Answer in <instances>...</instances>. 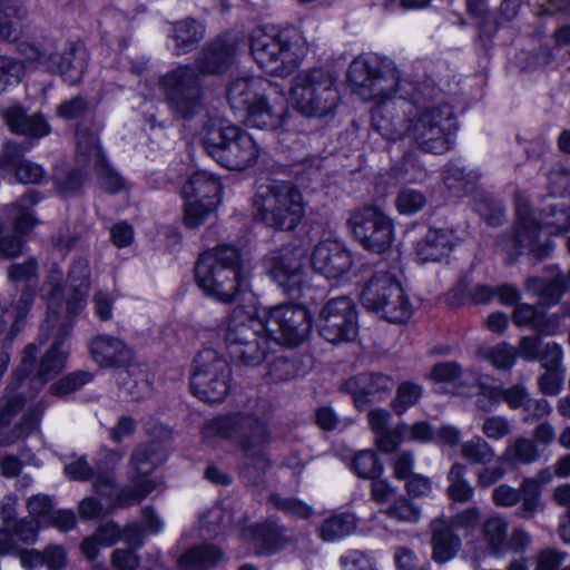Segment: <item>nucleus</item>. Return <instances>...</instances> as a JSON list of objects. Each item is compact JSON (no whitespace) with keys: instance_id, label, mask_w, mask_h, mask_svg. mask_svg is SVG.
<instances>
[{"instance_id":"1","label":"nucleus","mask_w":570,"mask_h":570,"mask_svg":"<svg viewBox=\"0 0 570 570\" xmlns=\"http://www.w3.org/2000/svg\"><path fill=\"white\" fill-rule=\"evenodd\" d=\"M347 80L363 100L375 101L373 128L387 140L409 137L417 148L443 154L451 148L454 112L433 100L434 88L401 79L395 65L376 55L356 57Z\"/></svg>"},{"instance_id":"2","label":"nucleus","mask_w":570,"mask_h":570,"mask_svg":"<svg viewBox=\"0 0 570 570\" xmlns=\"http://www.w3.org/2000/svg\"><path fill=\"white\" fill-rule=\"evenodd\" d=\"M195 281L206 296L223 304L238 301L250 289V275L240 252L228 245L216 246L199 255Z\"/></svg>"},{"instance_id":"3","label":"nucleus","mask_w":570,"mask_h":570,"mask_svg":"<svg viewBox=\"0 0 570 570\" xmlns=\"http://www.w3.org/2000/svg\"><path fill=\"white\" fill-rule=\"evenodd\" d=\"M232 109L245 112V124L262 130H277L287 115V99L279 86L248 76L233 79L227 88Z\"/></svg>"},{"instance_id":"4","label":"nucleus","mask_w":570,"mask_h":570,"mask_svg":"<svg viewBox=\"0 0 570 570\" xmlns=\"http://www.w3.org/2000/svg\"><path fill=\"white\" fill-rule=\"evenodd\" d=\"M202 435L212 445L219 440L235 444L242 452L244 464L257 472L272 465L267 452L271 431L265 422L249 413L236 412L208 420L203 425Z\"/></svg>"},{"instance_id":"5","label":"nucleus","mask_w":570,"mask_h":570,"mask_svg":"<svg viewBox=\"0 0 570 570\" xmlns=\"http://www.w3.org/2000/svg\"><path fill=\"white\" fill-rule=\"evenodd\" d=\"M230 358L237 365L256 367L264 363L276 338L272 337L261 316L235 308L219 330Z\"/></svg>"},{"instance_id":"6","label":"nucleus","mask_w":570,"mask_h":570,"mask_svg":"<svg viewBox=\"0 0 570 570\" xmlns=\"http://www.w3.org/2000/svg\"><path fill=\"white\" fill-rule=\"evenodd\" d=\"M514 242L519 254H534L546 256L550 252V244L542 246L538 238L541 229L549 235H560L570 229V207L563 204L549 205L540 214V220L532 214L529 196L524 191H517Z\"/></svg>"},{"instance_id":"7","label":"nucleus","mask_w":570,"mask_h":570,"mask_svg":"<svg viewBox=\"0 0 570 570\" xmlns=\"http://www.w3.org/2000/svg\"><path fill=\"white\" fill-rule=\"evenodd\" d=\"M206 153L220 166L230 170H244L253 166L261 154L254 137L235 125L209 120L200 132Z\"/></svg>"},{"instance_id":"8","label":"nucleus","mask_w":570,"mask_h":570,"mask_svg":"<svg viewBox=\"0 0 570 570\" xmlns=\"http://www.w3.org/2000/svg\"><path fill=\"white\" fill-rule=\"evenodd\" d=\"M249 46L262 69L283 77L291 75L306 55V47L294 30L256 28L252 31Z\"/></svg>"},{"instance_id":"9","label":"nucleus","mask_w":570,"mask_h":570,"mask_svg":"<svg viewBox=\"0 0 570 570\" xmlns=\"http://www.w3.org/2000/svg\"><path fill=\"white\" fill-rule=\"evenodd\" d=\"M253 210L256 219L277 230H293L305 214L302 193L289 181L259 187Z\"/></svg>"},{"instance_id":"10","label":"nucleus","mask_w":570,"mask_h":570,"mask_svg":"<svg viewBox=\"0 0 570 570\" xmlns=\"http://www.w3.org/2000/svg\"><path fill=\"white\" fill-rule=\"evenodd\" d=\"M295 108L307 117H325L336 109L341 95L335 72L325 68L301 71L291 88Z\"/></svg>"},{"instance_id":"11","label":"nucleus","mask_w":570,"mask_h":570,"mask_svg":"<svg viewBox=\"0 0 570 570\" xmlns=\"http://www.w3.org/2000/svg\"><path fill=\"white\" fill-rule=\"evenodd\" d=\"M76 161L77 169L72 170L66 180L69 189H77L82 184L86 170L92 167L99 178L101 187L108 193L116 194L127 187V183L107 163L99 146L98 130H92L80 124L76 130Z\"/></svg>"},{"instance_id":"12","label":"nucleus","mask_w":570,"mask_h":570,"mask_svg":"<svg viewBox=\"0 0 570 570\" xmlns=\"http://www.w3.org/2000/svg\"><path fill=\"white\" fill-rule=\"evenodd\" d=\"M166 104L178 119L189 120L205 108V92L191 65H180L159 78Z\"/></svg>"},{"instance_id":"13","label":"nucleus","mask_w":570,"mask_h":570,"mask_svg":"<svg viewBox=\"0 0 570 570\" xmlns=\"http://www.w3.org/2000/svg\"><path fill=\"white\" fill-rule=\"evenodd\" d=\"M232 368L227 360L213 348H204L194 358L190 390L200 401L219 403L230 391Z\"/></svg>"},{"instance_id":"14","label":"nucleus","mask_w":570,"mask_h":570,"mask_svg":"<svg viewBox=\"0 0 570 570\" xmlns=\"http://www.w3.org/2000/svg\"><path fill=\"white\" fill-rule=\"evenodd\" d=\"M362 305L381 314L391 323H402L412 315V305L399 282L384 273H377L361 293Z\"/></svg>"},{"instance_id":"15","label":"nucleus","mask_w":570,"mask_h":570,"mask_svg":"<svg viewBox=\"0 0 570 570\" xmlns=\"http://www.w3.org/2000/svg\"><path fill=\"white\" fill-rule=\"evenodd\" d=\"M50 332L55 336V341L41 357L39 364H36L39 345L30 343L24 347L21 364L14 371L13 379L11 381L14 382L17 387L19 382L30 374H35L41 383H45L65 368L69 348L65 345L63 340L71 332V323L62 324L61 330Z\"/></svg>"},{"instance_id":"16","label":"nucleus","mask_w":570,"mask_h":570,"mask_svg":"<svg viewBox=\"0 0 570 570\" xmlns=\"http://www.w3.org/2000/svg\"><path fill=\"white\" fill-rule=\"evenodd\" d=\"M347 226L360 245L371 253L383 254L394 242L393 220L377 207L364 206L353 210Z\"/></svg>"},{"instance_id":"17","label":"nucleus","mask_w":570,"mask_h":570,"mask_svg":"<svg viewBox=\"0 0 570 570\" xmlns=\"http://www.w3.org/2000/svg\"><path fill=\"white\" fill-rule=\"evenodd\" d=\"M220 193L222 184L218 177L206 170L194 173L181 188L186 226L196 228L202 225L219 204Z\"/></svg>"},{"instance_id":"18","label":"nucleus","mask_w":570,"mask_h":570,"mask_svg":"<svg viewBox=\"0 0 570 570\" xmlns=\"http://www.w3.org/2000/svg\"><path fill=\"white\" fill-rule=\"evenodd\" d=\"M261 317L272 337L276 338V345L279 342L287 345L299 344L312 326L309 314L302 305H277L264 311Z\"/></svg>"},{"instance_id":"19","label":"nucleus","mask_w":570,"mask_h":570,"mask_svg":"<svg viewBox=\"0 0 570 570\" xmlns=\"http://www.w3.org/2000/svg\"><path fill=\"white\" fill-rule=\"evenodd\" d=\"M62 279L63 273L60 268L53 267L50 269L45 283L41 286V296L48 303V312L42 331H55L61 330L62 324L71 323L73 326L72 318L77 316L86 305V297L88 292H83L78 288H72V294L67 301V314L62 318L60 317L57 306L59 305L62 297Z\"/></svg>"},{"instance_id":"20","label":"nucleus","mask_w":570,"mask_h":570,"mask_svg":"<svg viewBox=\"0 0 570 570\" xmlns=\"http://www.w3.org/2000/svg\"><path fill=\"white\" fill-rule=\"evenodd\" d=\"M269 274L291 298L299 299L309 289L299 250H284L271 257Z\"/></svg>"},{"instance_id":"21","label":"nucleus","mask_w":570,"mask_h":570,"mask_svg":"<svg viewBox=\"0 0 570 570\" xmlns=\"http://www.w3.org/2000/svg\"><path fill=\"white\" fill-rule=\"evenodd\" d=\"M240 38L226 32L208 42L198 53L195 66L198 73L215 75L226 71L239 51Z\"/></svg>"},{"instance_id":"22","label":"nucleus","mask_w":570,"mask_h":570,"mask_svg":"<svg viewBox=\"0 0 570 570\" xmlns=\"http://www.w3.org/2000/svg\"><path fill=\"white\" fill-rule=\"evenodd\" d=\"M311 263L314 271L325 278L337 279L351 269L353 259L350 250L341 242L326 238L315 245Z\"/></svg>"},{"instance_id":"23","label":"nucleus","mask_w":570,"mask_h":570,"mask_svg":"<svg viewBox=\"0 0 570 570\" xmlns=\"http://www.w3.org/2000/svg\"><path fill=\"white\" fill-rule=\"evenodd\" d=\"M460 238L451 228L430 227L415 243V255L421 264L445 261L459 245Z\"/></svg>"},{"instance_id":"24","label":"nucleus","mask_w":570,"mask_h":570,"mask_svg":"<svg viewBox=\"0 0 570 570\" xmlns=\"http://www.w3.org/2000/svg\"><path fill=\"white\" fill-rule=\"evenodd\" d=\"M48 72L59 73L65 82L72 86L78 83L88 66V52L82 46L71 45L59 53H49L41 61Z\"/></svg>"},{"instance_id":"25","label":"nucleus","mask_w":570,"mask_h":570,"mask_svg":"<svg viewBox=\"0 0 570 570\" xmlns=\"http://www.w3.org/2000/svg\"><path fill=\"white\" fill-rule=\"evenodd\" d=\"M394 380L384 373L365 372L346 381V389L353 394L356 406L361 407L367 402L386 399L393 387Z\"/></svg>"},{"instance_id":"26","label":"nucleus","mask_w":570,"mask_h":570,"mask_svg":"<svg viewBox=\"0 0 570 570\" xmlns=\"http://www.w3.org/2000/svg\"><path fill=\"white\" fill-rule=\"evenodd\" d=\"M91 356L102 367H121L131 364L132 350L119 337L101 334L89 345Z\"/></svg>"},{"instance_id":"27","label":"nucleus","mask_w":570,"mask_h":570,"mask_svg":"<svg viewBox=\"0 0 570 570\" xmlns=\"http://www.w3.org/2000/svg\"><path fill=\"white\" fill-rule=\"evenodd\" d=\"M431 547L433 561L443 564L455 558L461 550L462 541L448 520L435 519L431 522Z\"/></svg>"},{"instance_id":"28","label":"nucleus","mask_w":570,"mask_h":570,"mask_svg":"<svg viewBox=\"0 0 570 570\" xmlns=\"http://www.w3.org/2000/svg\"><path fill=\"white\" fill-rule=\"evenodd\" d=\"M205 32V26L194 18L173 22L168 36L174 42L173 55L179 57L194 51L204 39Z\"/></svg>"},{"instance_id":"29","label":"nucleus","mask_w":570,"mask_h":570,"mask_svg":"<svg viewBox=\"0 0 570 570\" xmlns=\"http://www.w3.org/2000/svg\"><path fill=\"white\" fill-rule=\"evenodd\" d=\"M3 119L12 132L40 139L50 132L46 118L39 114L27 115L20 106H12L2 112Z\"/></svg>"},{"instance_id":"30","label":"nucleus","mask_w":570,"mask_h":570,"mask_svg":"<svg viewBox=\"0 0 570 570\" xmlns=\"http://www.w3.org/2000/svg\"><path fill=\"white\" fill-rule=\"evenodd\" d=\"M124 449L101 448L99 459L96 463L98 473L94 481L95 491L106 498H111L116 491V479L114 468L124 459Z\"/></svg>"},{"instance_id":"31","label":"nucleus","mask_w":570,"mask_h":570,"mask_svg":"<svg viewBox=\"0 0 570 570\" xmlns=\"http://www.w3.org/2000/svg\"><path fill=\"white\" fill-rule=\"evenodd\" d=\"M37 541V527L29 518H22L13 525L0 528V556L18 552L22 544H32Z\"/></svg>"},{"instance_id":"32","label":"nucleus","mask_w":570,"mask_h":570,"mask_svg":"<svg viewBox=\"0 0 570 570\" xmlns=\"http://www.w3.org/2000/svg\"><path fill=\"white\" fill-rule=\"evenodd\" d=\"M358 520L354 513L340 512L325 518L317 527L318 538L334 543L352 535L357 529Z\"/></svg>"},{"instance_id":"33","label":"nucleus","mask_w":570,"mask_h":570,"mask_svg":"<svg viewBox=\"0 0 570 570\" xmlns=\"http://www.w3.org/2000/svg\"><path fill=\"white\" fill-rule=\"evenodd\" d=\"M320 333L332 343L352 341L357 334L356 314L320 317Z\"/></svg>"},{"instance_id":"34","label":"nucleus","mask_w":570,"mask_h":570,"mask_svg":"<svg viewBox=\"0 0 570 570\" xmlns=\"http://www.w3.org/2000/svg\"><path fill=\"white\" fill-rule=\"evenodd\" d=\"M508 530V521L499 514L489 517L482 523L481 535L491 556L507 554Z\"/></svg>"},{"instance_id":"35","label":"nucleus","mask_w":570,"mask_h":570,"mask_svg":"<svg viewBox=\"0 0 570 570\" xmlns=\"http://www.w3.org/2000/svg\"><path fill=\"white\" fill-rule=\"evenodd\" d=\"M525 288L539 296L540 304L549 307L560 301L568 289V283L566 276L559 272L552 279L547 282L537 277L529 278L525 283Z\"/></svg>"},{"instance_id":"36","label":"nucleus","mask_w":570,"mask_h":570,"mask_svg":"<svg viewBox=\"0 0 570 570\" xmlns=\"http://www.w3.org/2000/svg\"><path fill=\"white\" fill-rule=\"evenodd\" d=\"M539 456L540 452L533 440L524 436H518L508 441L498 462H504L512 465L531 464L535 462Z\"/></svg>"},{"instance_id":"37","label":"nucleus","mask_w":570,"mask_h":570,"mask_svg":"<svg viewBox=\"0 0 570 570\" xmlns=\"http://www.w3.org/2000/svg\"><path fill=\"white\" fill-rule=\"evenodd\" d=\"M479 177L478 173L466 171L465 167L458 163L448 164L442 173L444 185L458 197L471 191Z\"/></svg>"},{"instance_id":"38","label":"nucleus","mask_w":570,"mask_h":570,"mask_svg":"<svg viewBox=\"0 0 570 570\" xmlns=\"http://www.w3.org/2000/svg\"><path fill=\"white\" fill-rule=\"evenodd\" d=\"M222 558L220 550L213 544H203L189 549L178 559L181 570H206Z\"/></svg>"},{"instance_id":"39","label":"nucleus","mask_w":570,"mask_h":570,"mask_svg":"<svg viewBox=\"0 0 570 570\" xmlns=\"http://www.w3.org/2000/svg\"><path fill=\"white\" fill-rule=\"evenodd\" d=\"M156 444H149L139 445L135 449L130 458V468L128 471L130 482L149 479L148 475L153 473L160 461L156 458Z\"/></svg>"},{"instance_id":"40","label":"nucleus","mask_w":570,"mask_h":570,"mask_svg":"<svg viewBox=\"0 0 570 570\" xmlns=\"http://www.w3.org/2000/svg\"><path fill=\"white\" fill-rule=\"evenodd\" d=\"M468 468L462 463H454L448 473V495L455 502L465 503L472 500L474 488L466 478Z\"/></svg>"},{"instance_id":"41","label":"nucleus","mask_w":570,"mask_h":570,"mask_svg":"<svg viewBox=\"0 0 570 570\" xmlns=\"http://www.w3.org/2000/svg\"><path fill=\"white\" fill-rule=\"evenodd\" d=\"M254 540L265 552L282 549L287 543L284 528L274 521L256 525Z\"/></svg>"},{"instance_id":"42","label":"nucleus","mask_w":570,"mask_h":570,"mask_svg":"<svg viewBox=\"0 0 570 570\" xmlns=\"http://www.w3.org/2000/svg\"><path fill=\"white\" fill-rule=\"evenodd\" d=\"M233 523L234 517L229 504L215 505L200 518L203 534L209 537L224 532Z\"/></svg>"},{"instance_id":"43","label":"nucleus","mask_w":570,"mask_h":570,"mask_svg":"<svg viewBox=\"0 0 570 570\" xmlns=\"http://www.w3.org/2000/svg\"><path fill=\"white\" fill-rule=\"evenodd\" d=\"M132 485L122 488L114 498L110 508H127L144 500L151 493L156 483L151 479H142L141 481L131 482Z\"/></svg>"},{"instance_id":"44","label":"nucleus","mask_w":570,"mask_h":570,"mask_svg":"<svg viewBox=\"0 0 570 570\" xmlns=\"http://www.w3.org/2000/svg\"><path fill=\"white\" fill-rule=\"evenodd\" d=\"M461 456L470 464L487 465L495 459V451L481 436H474L463 442L460 446Z\"/></svg>"},{"instance_id":"45","label":"nucleus","mask_w":570,"mask_h":570,"mask_svg":"<svg viewBox=\"0 0 570 570\" xmlns=\"http://www.w3.org/2000/svg\"><path fill=\"white\" fill-rule=\"evenodd\" d=\"M423 386L412 381L401 382L391 401V407L396 415H403L409 409L415 406L423 395Z\"/></svg>"},{"instance_id":"46","label":"nucleus","mask_w":570,"mask_h":570,"mask_svg":"<svg viewBox=\"0 0 570 570\" xmlns=\"http://www.w3.org/2000/svg\"><path fill=\"white\" fill-rule=\"evenodd\" d=\"M472 370L463 371L456 362H440L430 372V379L436 383H449L458 387L468 385Z\"/></svg>"},{"instance_id":"47","label":"nucleus","mask_w":570,"mask_h":570,"mask_svg":"<svg viewBox=\"0 0 570 570\" xmlns=\"http://www.w3.org/2000/svg\"><path fill=\"white\" fill-rule=\"evenodd\" d=\"M468 385H475L478 389L476 405L483 411H491L494 406L502 402V387L489 384L475 371L470 373Z\"/></svg>"},{"instance_id":"48","label":"nucleus","mask_w":570,"mask_h":570,"mask_svg":"<svg viewBox=\"0 0 570 570\" xmlns=\"http://www.w3.org/2000/svg\"><path fill=\"white\" fill-rule=\"evenodd\" d=\"M39 200L40 197L38 193L36 190H29L13 205L14 213L12 214V219L17 232L26 233L35 226L36 222L31 206Z\"/></svg>"},{"instance_id":"49","label":"nucleus","mask_w":570,"mask_h":570,"mask_svg":"<svg viewBox=\"0 0 570 570\" xmlns=\"http://www.w3.org/2000/svg\"><path fill=\"white\" fill-rule=\"evenodd\" d=\"M384 513L396 522L414 524L421 520L422 509L411 499L401 495L386 508Z\"/></svg>"},{"instance_id":"50","label":"nucleus","mask_w":570,"mask_h":570,"mask_svg":"<svg viewBox=\"0 0 570 570\" xmlns=\"http://www.w3.org/2000/svg\"><path fill=\"white\" fill-rule=\"evenodd\" d=\"M520 501L521 505L518 514L523 519H533L534 515L544 508L541 498V489H538L537 483L531 480H522Z\"/></svg>"},{"instance_id":"51","label":"nucleus","mask_w":570,"mask_h":570,"mask_svg":"<svg viewBox=\"0 0 570 570\" xmlns=\"http://www.w3.org/2000/svg\"><path fill=\"white\" fill-rule=\"evenodd\" d=\"M393 177L405 183H421L428 177L426 170L413 154H405L402 160L391 168Z\"/></svg>"},{"instance_id":"52","label":"nucleus","mask_w":570,"mask_h":570,"mask_svg":"<svg viewBox=\"0 0 570 570\" xmlns=\"http://www.w3.org/2000/svg\"><path fill=\"white\" fill-rule=\"evenodd\" d=\"M16 391L14 382H10L4 390L0 403V431L11 423L24 405V397Z\"/></svg>"},{"instance_id":"53","label":"nucleus","mask_w":570,"mask_h":570,"mask_svg":"<svg viewBox=\"0 0 570 570\" xmlns=\"http://www.w3.org/2000/svg\"><path fill=\"white\" fill-rule=\"evenodd\" d=\"M352 471L362 479H375L383 472V464L380 462L375 452L363 450L357 452L352 462Z\"/></svg>"},{"instance_id":"54","label":"nucleus","mask_w":570,"mask_h":570,"mask_svg":"<svg viewBox=\"0 0 570 570\" xmlns=\"http://www.w3.org/2000/svg\"><path fill=\"white\" fill-rule=\"evenodd\" d=\"M475 210L491 226L501 225L504 219L502 203L491 195H480L475 200Z\"/></svg>"},{"instance_id":"55","label":"nucleus","mask_w":570,"mask_h":570,"mask_svg":"<svg viewBox=\"0 0 570 570\" xmlns=\"http://www.w3.org/2000/svg\"><path fill=\"white\" fill-rule=\"evenodd\" d=\"M94 380V373L89 371H75L55 382L50 391L55 395H67L78 391Z\"/></svg>"},{"instance_id":"56","label":"nucleus","mask_w":570,"mask_h":570,"mask_svg":"<svg viewBox=\"0 0 570 570\" xmlns=\"http://www.w3.org/2000/svg\"><path fill=\"white\" fill-rule=\"evenodd\" d=\"M426 196L417 189L404 188L395 198V207L401 215H414L426 205Z\"/></svg>"},{"instance_id":"57","label":"nucleus","mask_w":570,"mask_h":570,"mask_svg":"<svg viewBox=\"0 0 570 570\" xmlns=\"http://www.w3.org/2000/svg\"><path fill=\"white\" fill-rule=\"evenodd\" d=\"M517 350L508 343H500L484 351V358L499 370H510L517 360Z\"/></svg>"},{"instance_id":"58","label":"nucleus","mask_w":570,"mask_h":570,"mask_svg":"<svg viewBox=\"0 0 570 570\" xmlns=\"http://www.w3.org/2000/svg\"><path fill=\"white\" fill-rule=\"evenodd\" d=\"M343 570H379L375 560L361 550H348L340 557Z\"/></svg>"},{"instance_id":"59","label":"nucleus","mask_w":570,"mask_h":570,"mask_svg":"<svg viewBox=\"0 0 570 570\" xmlns=\"http://www.w3.org/2000/svg\"><path fill=\"white\" fill-rule=\"evenodd\" d=\"M27 508L29 514L31 515V520L33 521L37 530L39 527H42L47 519L49 518L52 509L53 502L52 500L43 494H37L31 497L27 502Z\"/></svg>"},{"instance_id":"60","label":"nucleus","mask_w":570,"mask_h":570,"mask_svg":"<svg viewBox=\"0 0 570 570\" xmlns=\"http://www.w3.org/2000/svg\"><path fill=\"white\" fill-rule=\"evenodd\" d=\"M23 73V66L14 58L0 55V90L11 83H18Z\"/></svg>"},{"instance_id":"61","label":"nucleus","mask_w":570,"mask_h":570,"mask_svg":"<svg viewBox=\"0 0 570 570\" xmlns=\"http://www.w3.org/2000/svg\"><path fill=\"white\" fill-rule=\"evenodd\" d=\"M69 283L71 288H78L89 292L90 287V267L87 259L78 258L72 262L69 271Z\"/></svg>"},{"instance_id":"62","label":"nucleus","mask_w":570,"mask_h":570,"mask_svg":"<svg viewBox=\"0 0 570 570\" xmlns=\"http://www.w3.org/2000/svg\"><path fill=\"white\" fill-rule=\"evenodd\" d=\"M7 276L11 282H30L38 277V262L30 257L23 263L11 264L7 269Z\"/></svg>"},{"instance_id":"63","label":"nucleus","mask_w":570,"mask_h":570,"mask_svg":"<svg viewBox=\"0 0 570 570\" xmlns=\"http://www.w3.org/2000/svg\"><path fill=\"white\" fill-rule=\"evenodd\" d=\"M482 432L490 440H501L510 434L511 425L507 417L492 415L484 420Z\"/></svg>"},{"instance_id":"64","label":"nucleus","mask_w":570,"mask_h":570,"mask_svg":"<svg viewBox=\"0 0 570 570\" xmlns=\"http://www.w3.org/2000/svg\"><path fill=\"white\" fill-rule=\"evenodd\" d=\"M548 181L551 195L562 196L570 189V170L558 164L550 170Z\"/></svg>"}]
</instances>
